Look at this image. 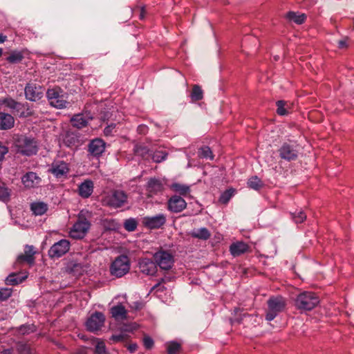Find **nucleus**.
<instances>
[{
    "mask_svg": "<svg viewBox=\"0 0 354 354\" xmlns=\"http://www.w3.org/2000/svg\"><path fill=\"white\" fill-rule=\"evenodd\" d=\"M127 201V196L123 191L115 190L102 199V204L113 208L122 207Z\"/></svg>",
    "mask_w": 354,
    "mask_h": 354,
    "instance_id": "5",
    "label": "nucleus"
},
{
    "mask_svg": "<svg viewBox=\"0 0 354 354\" xmlns=\"http://www.w3.org/2000/svg\"><path fill=\"white\" fill-rule=\"evenodd\" d=\"M85 325L86 327L88 326V319L87 321H86Z\"/></svg>",
    "mask_w": 354,
    "mask_h": 354,
    "instance_id": "62",
    "label": "nucleus"
},
{
    "mask_svg": "<svg viewBox=\"0 0 354 354\" xmlns=\"http://www.w3.org/2000/svg\"><path fill=\"white\" fill-rule=\"evenodd\" d=\"M180 348V344L172 342L167 344V352L169 354H176Z\"/></svg>",
    "mask_w": 354,
    "mask_h": 354,
    "instance_id": "44",
    "label": "nucleus"
},
{
    "mask_svg": "<svg viewBox=\"0 0 354 354\" xmlns=\"http://www.w3.org/2000/svg\"><path fill=\"white\" fill-rule=\"evenodd\" d=\"M167 280H169L167 277L162 278L159 283L153 286L152 290L158 289V290L162 291L165 287L162 286V283H165Z\"/></svg>",
    "mask_w": 354,
    "mask_h": 354,
    "instance_id": "51",
    "label": "nucleus"
},
{
    "mask_svg": "<svg viewBox=\"0 0 354 354\" xmlns=\"http://www.w3.org/2000/svg\"><path fill=\"white\" fill-rule=\"evenodd\" d=\"M8 147L3 145L0 142V161L3 160L4 156L8 153Z\"/></svg>",
    "mask_w": 354,
    "mask_h": 354,
    "instance_id": "52",
    "label": "nucleus"
},
{
    "mask_svg": "<svg viewBox=\"0 0 354 354\" xmlns=\"http://www.w3.org/2000/svg\"><path fill=\"white\" fill-rule=\"evenodd\" d=\"M199 156L203 158H209L210 160H213L214 156L212 154V151H211L209 147H203L200 149L199 151Z\"/></svg>",
    "mask_w": 354,
    "mask_h": 354,
    "instance_id": "38",
    "label": "nucleus"
},
{
    "mask_svg": "<svg viewBox=\"0 0 354 354\" xmlns=\"http://www.w3.org/2000/svg\"><path fill=\"white\" fill-rule=\"evenodd\" d=\"M189 234L192 237L202 240H207L211 236V233L206 227L194 230L192 231Z\"/></svg>",
    "mask_w": 354,
    "mask_h": 354,
    "instance_id": "26",
    "label": "nucleus"
},
{
    "mask_svg": "<svg viewBox=\"0 0 354 354\" xmlns=\"http://www.w3.org/2000/svg\"><path fill=\"white\" fill-rule=\"evenodd\" d=\"M88 351L86 347H81L77 348L75 351H74L72 354H87Z\"/></svg>",
    "mask_w": 354,
    "mask_h": 354,
    "instance_id": "55",
    "label": "nucleus"
},
{
    "mask_svg": "<svg viewBox=\"0 0 354 354\" xmlns=\"http://www.w3.org/2000/svg\"><path fill=\"white\" fill-rule=\"evenodd\" d=\"M127 348L131 353H134L137 350L138 346L136 344H131L128 346Z\"/></svg>",
    "mask_w": 354,
    "mask_h": 354,
    "instance_id": "56",
    "label": "nucleus"
},
{
    "mask_svg": "<svg viewBox=\"0 0 354 354\" xmlns=\"http://www.w3.org/2000/svg\"><path fill=\"white\" fill-rule=\"evenodd\" d=\"M47 205L44 203H35L31 205V210L35 215H42L47 211Z\"/></svg>",
    "mask_w": 354,
    "mask_h": 354,
    "instance_id": "29",
    "label": "nucleus"
},
{
    "mask_svg": "<svg viewBox=\"0 0 354 354\" xmlns=\"http://www.w3.org/2000/svg\"><path fill=\"white\" fill-rule=\"evenodd\" d=\"M279 156L281 158L291 161L295 160L297 158V151L294 146L287 143H284L279 149Z\"/></svg>",
    "mask_w": 354,
    "mask_h": 354,
    "instance_id": "14",
    "label": "nucleus"
},
{
    "mask_svg": "<svg viewBox=\"0 0 354 354\" xmlns=\"http://www.w3.org/2000/svg\"><path fill=\"white\" fill-rule=\"evenodd\" d=\"M41 178L35 172H28L22 177V182L25 187L31 188L37 186Z\"/></svg>",
    "mask_w": 354,
    "mask_h": 354,
    "instance_id": "20",
    "label": "nucleus"
},
{
    "mask_svg": "<svg viewBox=\"0 0 354 354\" xmlns=\"http://www.w3.org/2000/svg\"><path fill=\"white\" fill-rule=\"evenodd\" d=\"M248 249V245L243 242H236L232 243L230 247V252L234 257L239 256L246 252Z\"/></svg>",
    "mask_w": 354,
    "mask_h": 354,
    "instance_id": "22",
    "label": "nucleus"
},
{
    "mask_svg": "<svg viewBox=\"0 0 354 354\" xmlns=\"http://www.w3.org/2000/svg\"><path fill=\"white\" fill-rule=\"evenodd\" d=\"M1 104L10 109L12 114H17L22 109V104L12 98L3 100Z\"/></svg>",
    "mask_w": 354,
    "mask_h": 354,
    "instance_id": "23",
    "label": "nucleus"
},
{
    "mask_svg": "<svg viewBox=\"0 0 354 354\" xmlns=\"http://www.w3.org/2000/svg\"><path fill=\"white\" fill-rule=\"evenodd\" d=\"M94 344H95V354H102L105 353V344L103 342H100L97 339H92Z\"/></svg>",
    "mask_w": 354,
    "mask_h": 354,
    "instance_id": "41",
    "label": "nucleus"
},
{
    "mask_svg": "<svg viewBox=\"0 0 354 354\" xmlns=\"http://www.w3.org/2000/svg\"><path fill=\"white\" fill-rule=\"evenodd\" d=\"M48 100L52 106L57 109L66 107L68 102L66 100L60 88L48 89L46 93Z\"/></svg>",
    "mask_w": 354,
    "mask_h": 354,
    "instance_id": "7",
    "label": "nucleus"
},
{
    "mask_svg": "<svg viewBox=\"0 0 354 354\" xmlns=\"http://www.w3.org/2000/svg\"><path fill=\"white\" fill-rule=\"evenodd\" d=\"M17 350L21 354H30V347L24 344H19L17 345Z\"/></svg>",
    "mask_w": 354,
    "mask_h": 354,
    "instance_id": "49",
    "label": "nucleus"
},
{
    "mask_svg": "<svg viewBox=\"0 0 354 354\" xmlns=\"http://www.w3.org/2000/svg\"><path fill=\"white\" fill-rule=\"evenodd\" d=\"M286 18L297 24H301L305 21L306 16L304 14H298L290 11L286 14Z\"/></svg>",
    "mask_w": 354,
    "mask_h": 354,
    "instance_id": "27",
    "label": "nucleus"
},
{
    "mask_svg": "<svg viewBox=\"0 0 354 354\" xmlns=\"http://www.w3.org/2000/svg\"><path fill=\"white\" fill-rule=\"evenodd\" d=\"M35 326L34 325H23L19 328V332L22 334H29L35 331Z\"/></svg>",
    "mask_w": 354,
    "mask_h": 354,
    "instance_id": "45",
    "label": "nucleus"
},
{
    "mask_svg": "<svg viewBox=\"0 0 354 354\" xmlns=\"http://www.w3.org/2000/svg\"><path fill=\"white\" fill-rule=\"evenodd\" d=\"M48 171L57 178H62L66 176L69 168L66 162L62 160L54 161Z\"/></svg>",
    "mask_w": 354,
    "mask_h": 354,
    "instance_id": "13",
    "label": "nucleus"
},
{
    "mask_svg": "<svg viewBox=\"0 0 354 354\" xmlns=\"http://www.w3.org/2000/svg\"><path fill=\"white\" fill-rule=\"evenodd\" d=\"M44 89L43 87L32 82L27 84L25 87L26 98L30 101H37L43 97Z\"/></svg>",
    "mask_w": 354,
    "mask_h": 354,
    "instance_id": "10",
    "label": "nucleus"
},
{
    "mask_svg": "<svg viewBox=\"0 0 354 354\" xmlns=\"http://www.w3.org/2000/svg\"><path fill=\"white\" fill-rule=\"evenodd\" d=\"M186 206L185 201L179 196H174L168 201V209L173 212H180Z\"/></svg>",
    "mask_w": 354,
    "mask_h": 354,
    "instance_id": "16",
    "label": "nucleus"
},
{
    "mask_svg": "<svg viewBox=\"0 0 354 354\" xmlns=\"http://www.w3.org/2000/svg\"><path fill=\"white\" fill-rule=\"evenodd\" d=\"M79 194L84 198H88V180H85L79 186Z\"/></svg>",
    "mask_w": 354,
    "mask_h": 354,
    "instance_id": "37",
    "label": "nucleus"
},
{
    "mask_svg": "<svg viewBox=\"0 0 354 354\" xmlns=\"http://www.w3.org/2000/svg\"><path fill=\"white\" fill-rule=\"evenodd\" d=\"M348 39L347 37L344 38L338 41V47L341 49L346 48L348 46Z\"/></svg>",
    "mask_w": 354,
    "mask_h": 354,
    "instance_id": "54",
    "label": "nucleus"
},
{
    "mask_svg": "<svg viewBox=\"0 0 354 354\" xmlns=\"http://www.w3.org/2000/svg\"><path fill=\"white\" fill-rule=\"evenodd\" d=\"M277 109V113L280 115H286L288 114L289 106L288 103L283 100H279L276 103Z\"/></svg>",
    "mask_w": 354,
    "mask_h": 354,
    "instance_id": "31",
    "label": "nucleus"
},
{
    "mask_svg": "<svg viewBox=\"0 0 354 354\" xmlns=\"http://www.w3.org/2000/svg\"><path fill=\"white\" fill-rule=\"evenodd\" d=\"M110 310L112 317L115 319H124L127 317V311L122 304L113 306Z\"/></svg>",
    "mask_w": 354,
    "mask_h": 354,
    "instance_id": "24",
    "label": "nucleus"
},
{
    "mask_svg": "<svg viewBox=\"0 0 354 354\" xmlns=\"http://www.w3.org/2000/svg\"><path fill=\"white\" fill-rule=\"evenodd\" d=\"M147 127L145 126H140L138 127V130L140 131V132H145V131L146 130Z\"/></svg>",
    "mask_w": 354,
    "mask_h": 354,
    "instance_id": "59",
    "label": "nucleus"
},
{
    "mask_svg": "<svg viewBox=\"0 0 354 354\" xmlns=\"http://www.w3.org/2000/svg\"><path fill=\"white\" fill-rule=\"evenodd\" d=\"M88 114L87 113H77L71 119L72 125L77 129L86 127L88 124Z\"/></svg>",
    "mask_w": 354,
    "mask_h": 354,
    "instance_id": "18",
    "label": "nucleus"
},
{
    "mask_svg": "<svg viewBox=\"0 0 354 354\" xmlns=\"http://www.w3.org/2000/svg\"><path fill=\"white\" fill-rule=\"evenodd\" d=\"M27 277H19L16 273H11L9 274L6 279V283L7 285L15 286L21 283Z\"/></svg>",
    "mask_w": 354,
    "mask_h": 354,
    "instance_id": "30",
    "label": "nucleus"
},
{
    "mask_svg": "<svg viewBox=\"0 0 354 354\" xmlns=\"http://www.w3.org/2000/svg\"><path fill=\"white\" fill-rule=\"evenodd\" d=\"M105 149V142L100 138L94 139L90 142V153L93 156L101 155Z\"/></svg>",
    "mask_w": 354,
    "mask_h": 354,
    "instance_id": "19",
    "label": "nucleus"
},
{
    "mask_svg": "<svg viewBox=\"0 0 354 354\" xmlns=\"http://www.w3.org/2000/svg\"><path fill=\"white\" fill-rule=\"evenodd\" d=\"M78 336H79L81 339H85V335H78Z\"/></svg>",
    "mask_w": 354,
    "mask_h": 354,
    "instance_id": "61",
    "label": "nucleus"
},
{
    "mask_svg": "<svg viewBox=\"0 0 354 354\" xmlns=\"http://www.w3.org/2000/svg\"><path fill=\"white\" fill-rule=\"evenodd\" d=\"M190 97L192 102H196L203 99V91L200 86L195 84L192 86Z\"/></svg>",
    "mask_w": 354,
    "mask_h": 354,
    "instance_id": "28",
    "label": "nucleus"
},
{
    "mask_svg": "<svg viewBox=\"0 0 354 354\" xmlns=\"http://www.w3.org/2000/svg\"><path fill=\"white\" fill-rule=\"evenodd\" d=\"M7 37L3 34H0V44L3 43L6 40Z\"/></svg>",
    "mask_w": 354,
    "mask_h": 354,
    "instance_id": "58",
    "label": "nucleus"
},
{
    "mask_svg": "<svg viewBox=\"0 0 354 354\" xmlns=\"http://www.w3.org/2000/svg\"><path fill=\"white\" fill-rule=\"evenodd\" d=\"M70 249V242L66 239H62L54 243L48 250V256L53 258H59L65 254Z\"/></svg>",
    "mask_w": 354,
    "mask_h": 354,
    "instance_id": "9",
    "label": "nucleus"
},
{
    "mask_svg": "<svg viewBox=\"0 0 354 354\" xmlns=\"http://www.w3.org/2000/svg\"><path fill=\"white\" fill-rule=\"evenodd\" d=\"M12 295V289L0 288V301L8 299Z\"/></svg>",
    "mask_w": 354,
    "mask_h": 354,
    "instance_id": "46",
    "label": "nucleus"
},
{
    "mask_svg": "<svg viewBox=\"0 0 354 354\" xmlns=\"http://www.w3.org/2000/svg\"><path fill=\"white\" fill-rule=\"evenodd\" d=\"M15 144L18 152L22 154L31 156L37 152L36 141L34 139L21 136L16 140Z\"/></svg>",
    "mask_w": 354,
    "mask_h": 354,
    "instance_id": "6",
    "label": "nucleus"
},
{
    "mask_svg": "<svg viewBox=\"0 0 354 354\" xmlns=\"http://www.w3.org/2000/svg\"><path fill=\"white\" fill-rule=\"evenodd\" d=\"M105 317L103 313L97 312L90 317V331L99 330L104 324Z\"/></svg>",
    "mask_w": 354,
    "mask_h": 354,
    "instance_id": "17",
    "label": "nucleus"
},
{
    "mask_svg": "<svg viewBox=\"0 0 354 354\" xmlns=\"http://www.w3.org/2000/svg\"><path fill=\"white\" fill-rule=\"evenodd\" d=\"M292 216L294 221L297 223H302L306 218V215L301 210L292 213Z\"/></svg>",
    "mask_w": 354,
    "mask_h": 354,
    "instance_id": "43",
    "label": "nucleus"
},
{
    "mask_svg": "<svg viewBox=\"0 0 354 354\" xmlns=\"http://www.w3.org/2000/svg\"><path fill=\"white\" fill-rule=\"evenodd\" d=\"M133 151L136 155L140 156L142 158H147L149 156V151L145 146L136 145Z\"/></svg>",
    "mask_w": 354,
    "mask_h": 354,
    "instance_id": "33",
    "label": "nucleus"
},
{
    "mask_svg": "<svg viewBox=\"0 0 354 354\" xmlns=\"http://www.w3.org/2000/svg\"><path fill=\"white\" fill-rule=\"evenodd\" d=\"M267 305L266 319L268 321H272L286 309L287 301L281 296H272L267 301Z\"/></svg>",
    "mask_w": 354,
    "mask_h": 354,
    "instance_id": "1",
    "label": "nucleus"
},
{
    "mask_svg": "<svg viewBox=\"0 0 354 354\" xmlns=\"http://www.w3.org/2000/svg\"><path fill=\"white\" fill-rule=\"evenodd\" d=\"M88 211L82 210L78 216L77 222L70 231V236L73 239H82L88 230Z\"/></svg>",
    "mask_w": 354,
    "mask_h": 354,
    "instance_id": "2",
    "label": "nucleus"
},
{
    "mask_svg": "<svg viewBox=\"0 0 354 354\" xmlns=\"http://www.w3.org/2000/svg\"><path fill=\"white\" fill-rule=\"evenodd\" d=\"M3 354H10V350H6L3 353Z\"/></svg>",
    "mask_w": 354,
    "mask_h": 354,
    "instance_id": "60",
    "label": "nucleus"
},
{
    "mask_svg": "<svg viewBox=\"0 0 354 354\" xmlns=\"http://www.w3.org/2000/svg\"><path fill=\"white\" fill-rule=\"evenodd\" d=\"M2 53H3V50H2V49L0 48V57H1V55H2Z\"/></svg>",
    "mask_w": 354,
    "mask_h": 354,
    "instance_id": "64",
    "label": "nucleus"
},
{
    "mask_svg": "<svg viewBox=\"0 0 354 354\" xmlns=\"http://www.w3.org/2000/svg\"><path fill=\"white\" fill-rule=\"evenodd\" d=\"M145 15V10L144 8H142L140 10V18L141 19H144Z\"/></svg>",
    "mask_w": 354,
    "mask_h": 354,
    "instance_id": "57",
    "label": "nucleus"
},
{
    "mask_svg": "<svg viewBox=\"0 0 354 354\" xmlns=\"http://www.w3.org/2000/svg\"><path fill=\"white\" fill-rule=\"evenodd\" d=\"M172 188L175 192L184 196L187 195L190 192V188L189 186L179 183L173 184Z\"/></svg>",
    "mask_w": 354,
    "mask_h": 354,
    "instance_id": "32",
    "label": "nucleus"
},
{
    "mask_svg": "<svg viewBox=\"0 0 354 354\" xmlns=\"http://www.w3.org/2000/svg\"><path fill=\"white\" fill-rule=\"evenodd\" d=\"M248 185L250 188L258 190L262 187V182L258 177L254 176L249 179Z\"/></svg>",
    "mask_w": 354,
    "mask_h": 354,
    "instance_id": "35",
    "label": "nucleus"
},
{
    "mask_svg": "<svg viewBox=\"0 0 354 354\" xmlns=\"http://www.w3.org/2000/svg\"><path fill=\"white\" fill-rule=\"evenodd\" d=\"M10 196V192L7 187L0 185V200L2 201H6L8 200Z\"/></svg>",
    "mask_w": 354,
    "mask_h": 354,
    "instance_id": "47",
    "label": "nucleus"
},
{
    "mask_svg": "<svg viewBox=\"0 0 354 354\" xmlns=\"http://www.w3.org/2000/svg\"><path fill=\"white\" fill-rule=\"evenodd\" d=\"M115 124L113 123H111V124L108 125L104 130V133L105 136H110L112 134L113 130L115 129Z\"/></svg>",
    "mask_w": 354,
    "mask_h": 354,
    "instance_id": "53",
    "label": "nucleus"
},
{
    "mask_svg": "<svg viewBox=\"0 0 354 354\" xmlns=\"http://www.w3.org/2000/svg\"><path fill=\"white\" fill-rule=\"evenodd\" d=\"M319 303V297L312 292H304L295 299V306L299 310H310Z\"/></svg>",
    "mask_w": 354,
    "mask_h": 354,
    "instance_id": "3",
    "label": "nucleus"
},
{
    "mask_svg": "<svg viewBox=\"0 0 354 354\" xmlns=\"http://www.w3.org/2000/svg\"><path fill=\"white\" fill-rule=\"evenodd\" d=\"M130 269L129 260L127 256L120 255L118 257L111 266V274L121 277L126 274Z\"/></svg>",
    "mask_w": 354,
    "mask_h": 354,
    "instance_id": "4",
    "label": "nucleus"
},
{
    "mask_svg": "<svg viewBox=\"0 0 354 354\" xmlns=\"http://www.w3.org/2000/svg\"><path fill=\"white\" fill-rule=\"evenodd\" d=\"M36 252L32 245H26L24 248V253L17 257L16 264H22L26 262L32 266L35 263V254Z\"/></svg>",
    "mask_w": 354,
    "mask_h": 354,
    "instance_id": "12",
    "label": "nucleus"
},
{
    "mask_svg": "<svg viewBox=\"0 0 354 354\" xmlns=\"http://www.w3.org/2000/svg\"><path fill=\"white\" fill-rule=\"evenodd\" d=\"M63 141L68 147H73L79 143L78 136L73 131H68L63 136Z\"/></svg>",
    "mask_w": 354,
    "mask_h": 354,
    "instance_id": "25",
    "label": "nucleus"
},
{
    "mask_svg": "<svg viewBox=\"0 0 354 354\" xmlns=\"http://www.w3.org/2000/svg\"><path fill=\"white\" fill-rule=\"evenodd\" d=\"M165 222L166 216L162 214L154 216H146L142 221L145 226L150 229L160 228L165 225Z\"/></svg>",
    "mask_w": 354,
    "mask_h": 354,
    "instance_id": "11",
    "label": "nucleus"
},
{
    "mask_svg": "<svg viewBox=\"0 0 354 354\" xmlns=\"http://www.w3.org/2000/svg\"><path fill=\"white\" fill-rule=\"evenodd\" d=\"M93 160H96V161L97 160V158H93L92 159H91V158H90V159H89V161H93Z\"/></svg>",
    "mask_w": 354,
    "mask_h": 354,
    "instance_id": "63",
    "label": "nucleus"
},
{
    "mask_svg": "<svg viewBox=\"0 0 354 354\" xmlns=\"http://www.w3.org/2000/svg\"><path fill=\"white\" fill-rule=\"evenodd\" d=\"M24 58L21 52H12L8 57L7 61L12 64H17L20 62Z\"/></svg>",
    "mask_w": 354,
    "mask_h": 354,
    "instance_id": "34",
    "label": "nucleus"
},
{
    "mask_svg": "<svg viewBox=\"0 0 354 354\" xmlns=\"http://www.w3.org/2000/svg\"><path fill=\"white\" fill-rule=\"evenodd\" d=\"M143 344L147 349H150L153 346V341L149 337H145L143 339Z\"/></svg>",
    "mask_w": 354,
    "mask_h": 354,
    "instance_id": "50",
    "label": "nucleus"
},
{
    "mask_svg": "<svg viewBox=\"0 0 354 354\" xmlns=\"http://www.w3.org/2000/svg\"><path fill=\"white\" fill-rule=\"evenodd\" d=\"M148 189L149 192H159L162 189V184L158 180L151 179L148 182Z\"/></svg>",
    "mask_w": 354,
    "mask_h": 354,
    "instance_id": "36",
    "label": "nucleus"
},
{
    "mask_svg": "<svg viewBox=\"0 0 354 354\" xmlns=\"http://www.w3.org/2000/svg\"><path fill=\"white\" fill-rule=\"evenodd\" d=\"M138 223L134 218H129L124 223V227L129 232L134 231L137 227Z\"/></svg>",
    "mask_w": 354,
    "mask_h": 354,
    "instance_id": "39",
    "label": "nucleus"
},
{
    "mask_svg": "<svg viewBox=\"0 0 354 354\" xmlns=\"http://www.w3.org/2000/svg\"><path fill=\"white\" fill-rule=\"evenodd\" d=\"M153 260L156 264L162 270H169L171 268L174 259L172 254L168 251L159 250L154 253Z\"/></svg>",
    "mask_w": 354,
    "mask_h": 354,
    "instance_id": "8",
    "label": "nucleus"
},
{
    "mask_svg": "<svg viewBox=\"0 0 354 354\" xmlns=\"http://www.w3.org/2000/svg\"><path fill=\"white\" fill-rule=\"evenodd\" d=\"M167 153L163 151H158L152 155V159L156 162H160L166 159Z\"/></svg>",
    "mask_w": 354,
    "mask_h": 354,
    "instance_id": "40",
    "label": "nucleus"
},
{
    "mask_svg": "<svg viewBox=\"0 0 354 354\" xmlns=\"http://www.w3.org/2000/svg\"><path fill=\"white\" fill-rule=\"evenodd\" d=\"M110 339L112 340L113 342H125L127 339V335L122 333L118 335H113L111 336Z\"/></svg>",
    "mask_w": 354,
    "mask_h": 354,
    "instance_id": "48",
    "label": "nucleus"
},
{
    "mask_svg": "<svg viewBox=\"0 0 354 354\" xmlns=\"http://www.w3.org/2000/svg\"><path fill=\"white\" fill-rule=\"evenodd\" d=\"M139 270L147 275H154L157 272V266L153 261L149 259H141L138 263Z\"/></svg>",
    "mask_w": 354,
    "mask_h": 354,
    "instance_id": "15",
    "label": "nucleus"
},
{
    "mask_svg": "<svg viewBox=\"0 0 354 354\" xmlns=\"http://www.w3.org/2000/svg\"><path fill=\"white\" fill-rule=\"evenodd\" d=\"M234 194L233 189H227L225 192H224L219 198V201L222 203H227L231 197Z\"/></svg>",
    "mask_w": 354,
    "mask_h": 354,
    "instance_id": "42",
    "label": "nucleus"
},
{
    "mask_svg": "<svg viewBox=\"0 0 354 354\" xmlns=\"http://www.w3.org/2000/svg\"><path fill=\"white\" fill-rule=\"evenodd\" d=\"M14 118L8 113H0V129L6 130L13 127Z\"/></svg>",
    "mask_w": 354,
    "mask_h": 354,
    "instance_id": "21",
    "label": "nucleus"
}]
</instances>
